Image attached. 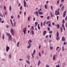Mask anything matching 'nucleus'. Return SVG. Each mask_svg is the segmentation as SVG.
I'll return each instance as SVG.
<instances>
[{"mask_svg":"<svg viewBox=\"0 0 67 67\" xmlns=\"http://www.w3.org/2000/svg\"><path fill=\"white\" fill-rule=\"evenodd\" d=\"M52 25H55V23L54 22L52 23Z\"/></svg>","mask_w":67,"mask_h":67,"instance_id":"obj_52","label":"nucleus"},{"mask_svg":"<svg viewBox=\"0 0 67 67\" xmlns=\"http://www.w3.org/2000/svg\"><path fill=\"white\" fill-rule=\"evenodd\" d=\"M45 8L46 9H47V5L46 4H45L44 5Z\"/></svg>","mask_w":67,"mask_h":67,"instance_id":"obj_33","label":"nucleus"},{"mask_svg":"<svg viewBox=\"0 0 67 67\" xmlns=\"http://www.w3.org/2000/svg\"><path fill=\"white\" fill-rule=\"evenodd\" d=\"M41 27H42V26H43V23H41Z\"/></svg>","mask_w":67,"mask_h":67,"instance_id":"obj_60","label":"nucleus"},{"mask_svg":"<svg viewBox=\"0 0 67 67\" xmlns=\"http://www.w3.org/2000/svg\"><path fill=\"white\" fill-rule=\"evenodd\" d=\"M26 28H24L23 29V32L25 35L26 34Z\"/></svg>","mask_w":67,"mask_h":67,"instance_id":"obj_5","label":"nucleus"},{"mask_svg":"<svg viewBox=\"0 0 67 67\" xmlns=\"http://www.w3.org/2000/svg\"><path fill=\"white\" fill-rule=\"evenodd\" d=\"M11 18L12 19H13V16H11Z\"/></svg>","mask_w":67,"mask_h":67,"instance_id":"obj_54","label":"nucleus"},{"mask_svg":"<svg viewBox=\"0 0 67 67\" xmlns=\"http://www.w3.org/2000/svg\"><path fill=\"white\" fill-rule=\"evenodd\" d=\"M20 9L21 10H22V6H21Z\"/></svg>","mask_w":67,"mask_h":67,"instance_id":"obj_43","label":"nucleus"},{"mask_svg":"<svg viewBox=\"0 0 67 67\" xmlns=\"http://www.w3.org/2000/svg\"><path fill=\"white\" fill-rule=\"evenodd\" d=\"M62 22L63 24H64V23H65V20H64V19L63 20Z\"/></svg>","mask_w":67,"mask_h":67,"instance_id":"obj_39","label":"nucleus"},{"mask_svg":"<svg viewBox=\"0 0 67 67\" xmlns=\"http://www.w3.org/2000/svg\"><path fill=\"white\" fill-rule=\"evenodd\" d=\"M4 20H3V21H2L1 23H4Z\"/></svg>","mask_w":67,"mask_h":67,"instance_id":"obj_61","label":"nucleus"},{"mask_svg":"<svg viewBox=\"0 0 67 67\" xmlns=\"http://www.w3.org/2000/svg\"><path fill=\"white\" fill-rule=\"evenodd\" d=\"M10 22L11 23H12V19H10Z\"/></svg>","mask_w":67,"mask_h":67,"instance_id":"obj_59","label":"nucleus"},{"mask_svg":"<svg viewBox=\"0 0 67 67\" xmlns=\"http://www.w3.org/2000/svg\"><path fill=\"white\" fill-rule=\"evenodd\" d=\"M18 18H20V15H18Z\"/></svg>","mask_w":67,"mask_h":67,"instance_id":"obj_64","label":"nucleus"},{"mask_svg":"<svg viewBox=\"0 0 67 67\" xmlns=\"http://www.w3.org/2000/svg\"><path fill=\"white\" fill-rule=\"evenodd\" d=\"M56 67H59V64L57 65L56 66Z\"/></svg>","mask_w":67,"mask_h":67,"instance_id":"obj_58","label":"nucleus"},{"mask_svg":"<svg viewBox=\"0 0 67 67\" xmlns=\"http://www.w3.org/2000/svg\"><path fill=\"white\" fill-rule=\"evenodd\" d=\"M40 24H38V29H39V30H40V29L41 28H40V26H39Z\"/></svg>","mask_w":67,"mask_h":67,"instance_id":"obj_27","label":"nucleus"},{"mask_svg":"<svg viewBox=\"0 0 67 67\" xmlns=\"http://www.w3.org/2000/svg\"><path fill=\"white\" fill-rule=\"evenodd\" d=\"M12 40V36H10V37H8V40L9 41H11Z\"/></svg>","mask_w":67,"mask_h":67,"instance_id":"obj_8","label":"nucleus"},{"mask_svg":"<svg viewBox=\"0 0 67 67\" xmlns=\"http://www.w3.org/2000/svg\"><path fill=\"white\" fill-rule=\"evenodd\" d=\"M31 33L32 35H34V31L33 30H31Z\"/></svg>","mask_w":67,"mask_h":67,"instance_id":"obj_20","label":"nucleus"},{"mask_svg":"<svg viewBox=\"0 0 67 67\" xmlns=\"http://www.w3.org/2000/svg\"><path fill=\"white\" fill-rule=\"evenodd\" d=\"M9 58H11V54L9 55Z\"/></svg>","mask_w":67,"mask_h":67,"instance_id":"obj_35","label":"nucleus"},{"mask_svg":"<svg viewBox=\"0 0 67 67\" xmlns=\"http://www.w3.org/2000/svg\"><path fill=\"white\" fill-rule=\"evenodd\" d=\"M38 54L40 56H41V53H40V52H39Z\"/></svg>","mask_w":67,"mask_h":67,"instance_id":"obj_45","label":"nucleus"},{"mask_svg":"<svg viewBox=\"0 0 67 67\" xmlns=\"http://www.w3.org/2000/svg\"><path fill=\"white\" fill-rule=\"evenodd\" d=\"M59 13V12H58V11L57 10H56L55 11V15H58Z\"/></svg>","mask_w":67,"mask_h":67,"instance_id":"obj_6","label":"nucleus"},{"mask_svg":"<svg viewBox=\"0 0 67 67\" xmlns=\"http://www.w3.org/2000/svg\"><path fill=\"white\" fill-rule=\"evenodd\" d=\"M13 25H14V26H15V22H14Z\"/></svg>","mask_w":67,"mask_h":67,"instance_id":"obj_44","label":"nucleus"},{"mask_svg":"<svg viewBox=\"0 0 67 67\" xmlns=\"http://www.w3.org/2000/svg\"><path fill=\"white\" fill-rule=\"evenodd\" d=\"M22 13V11H20L19 12L20 14H21V13Z\"/></svg>","mask_w":67,"mask_h":67,"instance_id":"obj_62","label":"nucleus"},{"mask_svg":"<svg viewBox=\"0 0 67 67\" xmlns=\"http://www.w3.org/2000/svg\"><path fill=\"white\" fill-rule=\"evenodd\" d=\"M30 18H31V16H29V17L28 18V20L29 21H30Z\"/></svg>","mask_w":67,"mask_h":67,"instance_id":"obj_24","label":"nucleus"},{"mask_svg":"<svg viewBox=\"0 0 67 67\" xmlns=\"http://www.w3.org/2000/svg\"><path fill=\"white\" fill-rule=\"evenodd\" d=\"M47 20H49V16H48L47 17Z\"/></svg>","mask_w":67,"mask_h":67,"instance_id":"obj_49","label":"nucleus"},{"mask_svg":"<svg viewBox=\"0 0 67 67\" xmlns=\"http://www.w3.org/2000/svg\"><path fill=\"white\" fill-rule=\"evenodd\" d=\"M65 8V7L63 5L61 8V10L62 11H63L64 10V8Z\"/></svg>","mask_w":67,"mask_h":67,"instance_id":"obj_14","label":"nucleus"},{"mask_svg":"<svg viewBox=\"0 0 67 67\" xmlns=\"http://www.w3.org/2000/svg\"><path fill=\"white\" fill-rule=\"evenodd\" d=\"M50 30V28L49 27H48V30L49 31Z\"/></svg>","mask_w":67,"mask_h":67,"instance_id":"obj_47","label":"nucleus"},{"mask_svg":"<svg viewBox=\"0 0 67 67\" xmlns=\"http://www.w3.org/2000/svg\"><path fill=\"white\" fill-rule=\"evenodd\" d=\"M28 43L29 45L27 47V48H30L31 46V43H30L29 41L28 42Z\"/></svg>","mask_w":67,"mask_h":67,"instance_id":"obj_4","label":"nucleus"},{"mask_svg":"<svg viewBox=\"0 0 67 67\" xmlns=\"http://www.w3.org/2000/svg\"><path fill=\"white\" fill-rule=\"evenodd\" d=\"M66 41V39L64 37H63L62 39V41H64L65 42Z\"/></svg>","mask_w":67,"mask_h":67,"instance_id":"obj_13","label":"nucleus"},{"mask_svg":"<svg viewBox=\"0 0 67 67\" xmlns=\"http://www.w3.org/2000/svg\"><path fill=\"white\" fill-rule=\"evenodd\" d=\"M10 32L11 34L13 36H14V31L13 29H10Z\"/></svg>","mask_w":67,"mask_h":67,"instance_id":"obj_1","label":"nucleus"},{"mask_svg":"<svg viewBox=\"0 0 67 67\" xmlns=\"http://www.w3.org/2000/svg\"><path fill=\"white\" fill-rule=\"evenodd\" d=\"M65 21H66V20H67V16H66L65 18Z\"/></svg>","mask_w":67,"mask_h":67,"instance_id":"obj_56","label":"nucleus"},{"mask_svg":"<svg viewBox=\"0 0 67 67\" xmlns=\"http://www.w3.org/2000/svg\"><path fill=\"white\" fill-rule=\"evenodd\" d=\"M66 11L65 10L63 14V17L65 18L66 16Z\"/></svg>","mask_w":67,"mask_h":67,"instance_id":"obj_11","label":"nucleus"},{"mask_svg":"<svg viewBox=\"0 0 67 67\" xmlns=\"http://www.w3.org/2000/svg\"><path fill=\"white\" fill-rule=\"evenodd\" d=\"M50 7L51 9V10H52V11H53V6H51Z\"/></svg>","mask_w":67,"mask_h":67,"instance_id":"obj_42","label":"nucleus"},{"mask_svg":"<svg viewBox=\"0 0 67 67\" xmlns=\"http://www.w3.org/2000/svg\"><path fill=\"white\" fill-rule=\"evenodd\" d=\"M35 49H34V51H33V55H34V54H35Z\"/></svg>","mask_w":67,"mask_h":67,"instance_id":"obj_28","label":"nucleus"},{"mask_svg":"<svg viewBox=\"0 0 67 67\" xmlns=\"http://www.w3.org/2000/svg\"><path fill=\"white\" fill-rule=\"evenodd\" d=\"M40 64H41V61H40V60H39L38 61V66H39Z\"/></svg>","mask_w":67,"mask_h":67,"instance_id":"obj_18","label":"nucleus"},{"mask_svg":"<svg viewBox=\"0 0 67 67\" xmlns=\"http://www.w3.org/2000/svg\"><path fill=\"white\" fill-rule=\"evenodd\" d=\"M6 35L7 36H8L9 37L11 36V35H10V34L8 33H7Z\"/></svg>","mask_w":67,"mask_h":67,"instance_id":"obj_12","label":"nucleus"},{"mask_svg":"<svg viewBox=\"0 0 67 67\" xmlns=\"http://www.w3.org/2000/svg\"><path fill=\"white\" fill-rule=\"evenodd\" d=\"M46 34V31L45 30L43 31V35H45Z\"/></svg>","mask_w":67,"mask_h":67,"instance_id":"obj_16","label":"nucleus"},{"mask_svg":"<svg viewBox=\"0 0 67 67\" xmlns=\"http://www.w3.org/2000/svg\"><path fill=\"white\" fill-rule=\"evenodd\" d=\"M57 29H59V24H58L57 25Z\"/></svg>","mask_w":67,"mask_h":67,"instance_id":"obj_26","label":"nucleus"},{"mask_svg":"<svg viewBox=\"0 0 67 67\" xmlns=\"http://www.w3.org/2000/svg\"><path fill=\"white\" fill-rule=\"evenodd\" d=\"M49 66L47 64L46 65V67H49Z\"/></svg>","mask_w":67,"mask_h":67,"instance_id":"obj_63","label":"nucleus"},{"mask_svg":"<svg viewBox=\"0 0 67 67\" xmlns=\"http://www.w3.org/2000/svg\"><path fill=\"white\" fill-rule=\"evenodd\" d=\"M52 12H51L50 13V15H51V17H52L53 16V14H52Z\"/></svg>","mask_w":67,"mask_h":67,"instance_id":"obj_38","label":"nucleus"},{"mask_svg":"<svg viewBox=\"0 0 67 67\" xmlns=\"http://www.w3.org/2000/svg\"><path fill=\"white\" fill-rule=\"evenodd\" d=\"M51 21H47L46 23V24H48V23H49V24L48 25V26H49V27H51Z\"/></svg>","mask_w":67,"mask_h":67,"instance_id":"obj_3","label":"nucleus"},{"mask_svg":"<svg viewBox=\"0 0 67 67\" xmlns=\"http://www.w3.org/2000/svg\"><path fill=\"white\" fill-rule=\"evenodd\" d=\"M57 4H59V0H58L57 1Z\"/></svg>","mask_w":67,"mask_h":67,"instance_id":"obj_41","label":"nucleus"},{"mask_svg":"<svg viewBox=\"0 0 67 67\" xmlns=\"http://www.w3.org/2000/svg\"><path fill=\"white\" fill-rule=\"evenodd\" d=\"M20 43L19 42H17V47H19V43Z\"/></svg>","mask_w":67,"mask_h":67,"instance_id":"obj_19","label":"nucleus"},{"mask_svg":"<svg viewBox=\"0 0 67 67\" xmlns=\"http://www.w3.org/2000/svg\"><path fill=\"white\" fill-rule=\"evenodd\" d=\"M9 49H10V47H9V46H7L6 47V51L7 52H8V51L9 50Z\"/></svg>","mask_w":67,"mask_h":67,"instance_id":"obj_9","label":"nucleus"},{"mask_svg":"<svg viewBox=\"0 0 67 67\" xmlns=\"http://www.w3.org/2000/svg\"><path fill=\"white\" fill-rule=\"evenodd\" d=\"M38 12L39 13V14H41V15H42V14H43V13L40 12L39 11V10L38 11Z\"/></svg>","mask_w":67,"mask_h":67,"instance_id":"obj_17","label":"nucleus"},{"mask_svg":"<svg viewBox=\"0 0 67 67\" xmlns=\"http://www.w3.org/2000/svg\"><path fill=\"white\" fill-rule=\"evenodd\" d=\"M5 14L6 15H7V12H5Z\"/></svg>","mask_w":67,"mask_h":67,"instance_id":"obj_57","label":"nucleus"},{"mask_svg":"<svg viewBox=\"0 0 67 67\" xmlns=\"http://www.w3.org/2000/svg\"><path fill=\"white\" fill-rule=\"evenodd\" d=\"M36 12H35L36 15L37 16H38V12L36 11Z\"/></svg>","mask_w":67,"mask_h":67,"instance_id":"obj_15","label":"nucleus"},{"mask_svg":"<svg viewBox=\"0 0 67 67\" xmlns=\"http://www.w3.org/2000/svg\"><path fill=\"white\" fill-rule=\"evenodd\" d=\"M64 1L65 0H61V3H62V2H64Z\"/></svg>","mask_w":67,"mask_h":67,"instance_id":"obj_50","label":"nucleus"},{"mask_svg":"<svg viewBox=\"0 0 67 67\" xmlns=\"http://www.w3.org/2000/svg\"><path fill=\"white\" fill-rule=\"evenodd\" d=\"M4 10H6V7L5 6H4Z\"/></svg>","mask_w":67,"mask_h":67,"instance_id":"obj_51","label":"nucleus"},{"mask_svg":"<svg viewBox=\"0 0 67 67\" xmlns=\"http://www.w3.org/2000/svg\"><path fill=\"white\" fill-rule=\"evenodd\" d=\"M29 42H30V43H32V40H29Z\"/></svg>","mask_w":67,"mask_h":67,"instance_id":"obj_48","label":"nucleus"},{"mask_svg":"<svg viewBox=\"0 0 67 67\" xmlns=\"http://www.w3.org/2000/svg\"><path fill=\"white\" fill-rule=\"evenodd\" d=\"M46 21H45L43 23V26H45V23L46 24Z\"/></svg>","mask_w":67,"mask_h":67,"instance_id":"obj_21","label":"nucleus"},{"mask_svg":"<svg viewBox=\"0 0 67 67\" xmlns=\"http://www.w3.org/2000/svg\"><path fill=\"white\" fill-rule=\"evenodd\" d=\"M31 56H32V58L33 59V58H34V55H33V53H31Z\"/></svg>","mask_w":67,"mask_h":67,"instance_id":"obj_23","label":"nucleus"},{"mask_svg":"<svg viewBox=\"0 0 67 67\" xmlns=\"http://www.w3.org/2000/svg\"><path fill=\"white\" fill-rule=\"evenodd\" d=\"M6 28L8 29V27H9V25H6Z\"/></svg>","mask_w":67,"mask_h":67,"instance_id":"obj_34","label":"nucleus"},{"mask_svg":"<svg viewBox=\"0 0 67 67\" xmlns=\"http://www.w3.org/2000/svg\"><path fill=\"white\" fill-rule=\"evenodd\" d=\"M53 60H55V55H54L53 56Z\"/></svg>","mask_w":67,"mask_h":67,"instance_id":"obj_25","label":"nucleus"},{"mask_svg":"<svg viewBox=\"0 0 67 67\" xmlns=\"http://www.w3.org/2000/svg\"><path fill=\"white\" fill-rule=\"evenodd\" d=\"M49 34H52V31H49Z\"/></svg>","mask_w":67,"mask_h":67,"instance_id":"obj_36","label":"nucleus"},{"mask_svg":"<svg viewBox=\"0 0 67 67\" xmlns=\"http://www.w3.org/2000/svg\"><path fill=\"white\" fill-rule=\"evenodd\" d=\"M24 7H26V1H25V0H24Z\"/></svg>","mask_w":67,"mask_h":67,"instance_id":"obj_7","label":"nucleus"},{"mask_svg":"<svg viewBox=\"0 0 67 67\" xmlns=\"http://www.w3.org/2000/svg\"><path fill=\"white\" fill-rule=\"evenodd\" d=\"M58 48H59V47H58L57 48V49H56V51H57V50H58Z\"/></svg>","mask_w":67,"mask_h":67,"instance_id":"obj_55","label":"nucleus"},{"mask_svg":"<svg viewBox=\"0 0 67 67\" xmlns=\"http://www.w3.org/2000/svg\"><path fill=\"white\" fill-rule=\"evenodd\" d=\"M26 62H27V63L28 64H30V62H29V61L27 60L26 61Z\"/></svg>","mask_w":67,"mask_h":67,"instance_id":"obj_29","label":"nucleus"},{"mask_svg":"<svg viewBox=\"0 0 67 67\" xmlns=\"http://www.w3.org/2000/svg\"><path fill=\"white\" fill-rule=\"evenodd\" d=\"M9 10L10 11H11V6H9Z\"/></svg>","mask_w":67,"mask_h":67,"instance_id":"obj_37","label":"nucleus"},{"mask_svg":"<svg viewBox=\"0 0 67 67\" xmlns=\"http://www.w3.org/2000/svg\"><path fill=\"white\" fill-rule=\"evenodd\" d=\"M2 21V18H0V22H1Z\"/></svg>","mask_w":67,"mask_h":67,"instance_id":"obj_53","label":"nucleus"},{"mask_svg":"<svg viewBox=\"0 0 67 67\" xmlns=\"http://www.w3.org/2000/svg\"><path fill=\"white\" fill-rule=\"evenodd\" d=\"M53 47H51V46H50V49L51 50H52V49H53Z\"/></svg>","mask_w":67,"mask_h":67,"instance_id":"obj_31","label":"nucleus"},{"mask_svg":"<svg viewBox=\"0 0 67 67\" xmlns=\"http://www.w3.org/2000/svg\"><path fill=\"white\" fill-rule=\"evenodd\" d=\"M62 51L63 52H64V46H63L62 47Z\"/></svg>","mask_w":67,"mask_h":67,"instance_id":"obj_22","label":"nucleus"},{"mask_svg":"<svg viewBox=\"0 0 67 67\" xmlns=\"http://www.w3.org/2000/svg\"><path fill=\"white\" fill-rule=\"evenodd\" d=\"M62 5H63V4H62V3L59 6L60 8V7H62Z\"/></svg>","mask_w":67,"mask_h":67,"instance_id":"obj_40","label":"nucleus"},{"mask_svg":"<svg viewBox=\"0 0 67 67\" xmlns=\"http://www.w3.org/2000/svg\"><path fill=\"white\" fill-rule=\"evenodd\" d=\"M60 31H61V32L62 33V32H63V29L62 28V27H60Z\"/></svg>","mask_w":67,"mask_h":67,"instance_id":"obj_30","label":"nucleus"},{"mask_svg":"<svg viewBox=\"0 0 67 67\" xmlns=\"http://www.w3.org/2000/svg\"><path fill=\"white\" fill-rule=\"evenodd\" d=\"M37 23H38V22H37L35 23V26H36L37 25Z\"/></svg>","mask_w":67,"mask_h":67,"instance_id":"obj_32","label":"nucleus"},{"mask_svg":"<svg viewBox=\"0 0 67 67\" xmlns=\"http://www.w3.org/2000/svg\"><path fill=\"white\" fill-rule=\"evenodd\" d=\"M57 37H56V39L57 40H59V37H58V35H59V33H58V32L57 31Z\"/></svg>","mask_w":67,"mask_h":67,"instance_id":"obj_2","label":"nucleus"},{"mask_svg":"<svg viewBox=\"0 0 67 67\" xmlns=\"http://www.w3.org/2000/svg\"><path fill=\"white\" fill-rule=\"evenodd\" d=\"M31 28L33 30H34V27H33V26H31Z\"/></svg>","mask_w":67,"mask_h":67,"instance_id":"obj_46","label":"nucleus"},{"mask_svg":"<svg viewBox=\"0 0 67 67\" xmlns=\"http://www.w3.org/2000/svg\"><path fill=\"white\" fill-rule=\"evenodd\" d=\"M62 25V27L63 29L64 30V31H65V26H64V24L63 23Z\"/></svg>","mask_w":67,"mask_h":67,"instance_id":"obj_10","label":"nucleus"}]
</instances>
